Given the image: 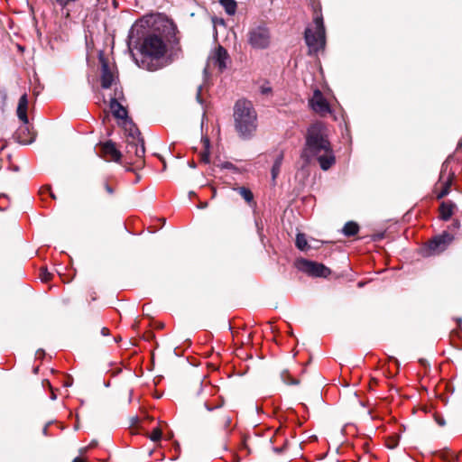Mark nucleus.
Masks as SVG:
<instances>
[{
  "label": "nucleus",
  "instance_id": "15",
  "mask_svg": "<svg viewBox=\"0 0 462 462\" xmlns=\"http://www.w3.org/2000/svg\"><path fill=\"white\" fill-rule=\"evenodd\" d=\"M123 124L125 130L127 133V140L141 138V133L139 129L134 125V123L130 119L124 121Z\"/></svg>",
  "mask_w": 462,
  "mask_h": 462
},
{
  "label": "nucleus",
  "instance_id": "22",
  "mask_svg": "<svg viewBox=\"0 0 462 462\" xmlns=\"http://www.w3.org/2000/svg\"><path fill=\"white\" fill-rule=\"evenodd\" d=\"M219 3L224 7L226 13L233 15L236 11V2L235 0H219Z\"/></svg>",
  "mask_w": 462,
  "mask_h": 462
},
{
  "label": "nucleus",
  "instance_id": "45",
  "mask_svg": "<svg viewBox=\"0 0 462 462\" xmlns=\"http://www.w3.org/2000/svg\"><path fill=\"white\" fill-rule=\"evenodd\" d=\"M446 166H447V161L443 163L442 167H446Z\"/></svg>",
  "mask_w": 462,
  "mask_h": 462
},
{
  "label": "nucleus",
  "instance_id": "18",
  "mask_svg": "<svg viewBox=\"0 0 462 462\" xmlns=\"http://www.w3.org/2000/svg\"><path fill=\"white\" fill-rule=\"evenodd\" d=\"M142 26H143L142 23H135L132 26V28L129 31V35H128L129 41L131 42H136L140 39L141 35L143 34L141 30Z\"/></svg>",
  "mask_w": 462,
  "mask_h": 462
},
{
  "label": "nucleus",
  "instance_id": "20",
  "mask_svg": "<svg viewBox=\"0 0 462 462\" xmlns=\"http://www.w3.org/2000/svg\"><path fill=\"white\" fill-rule=\"evenodd\" d=\"M202 143H203L204 150L199 154L200 161L204 163H208L209 162V155H210V151H209L210 143H209L208 138H207V137L202 138Z\"/></svg>",
  "mask_w": 462,
  "mask_h": 462
},
{
  "label": "nucleus",
  "instance_id": "43",
  "mask_svg": "<svg viewBox=\"0 0 462 462\" xmlns=\"http://www.w3.org/2000/svg\"><path fill=\"white\" fill-rule=\"evenodd\" d=\"M189 165H190V167H192V168H195V167H196V164H195L194 162H191Z\"/></svg>",
  "mask_w": 462,
  "mask_h": 462
},
{
  "label": "nucleus",
  "instance_id": "27",
  "mask_svg": "<svg viewBox=\"0 0 462 462\" xmlns=\"http://www.w3.org/2000/svg\"><path fill=\"white\" fill-rule=\"evenodd\" d=\"M282 380L286 384H298L299 381L294 379H290V375L287 372H282L281 374Z\"/></svg>",
  "mask_w": 462,
  "mask_h": 462
},
{
  "label": "nucleus",
  "instance_id": "46",
  "mask_svg": "<svg viewBox=\"0 0 462 462\" xmlns=\"http://www.w3.org/2000/svg\"><path fill=\"white\" fill-rule=\"evenodd\" d=\"M204 74H207V68L204 69Z\"/></svg>",
  "mask_w": 462,
  "mask_h": 462
},
{
  "label": "nucleus",
  "instance_id": "10",
  "mask_svg": "<svg viewBox=\"0 0 462 462\" xmlns=\"http://www.w3.org/2000/svg\"><path fill=\"white\" fill-rule=\"evenodd\" d=\"M122 96V91L115 90V97L110 99V109L115 117L124 121L129 119L127 116V111L119 102L118 98Z\"/></svg>",
  "mask_w": 462,
  "mask_h": 462
},
{
  "label": "nucleus",
  "instance_id": "42",
  "mask_svg": "<svg viewBox=\"0 0 462 462\" xmlns=\"http://www.w3.org/2000/svg\"><path fill=\"white\" fill-rule=\"evenodd\" d=\"M51 399H52V400H55V399H56V394H55L54 393H52V394H51Z\"/></svg>",
  "mask_w": 462,
  "mask_h": 462
},
{
  "label": "nucleus",
  "instance_id": "8",
  "mask_svg": "<svg viewBox=\"0 0 462 462\" xmlns=\"http://www.w3.org/2000/svg\"><path fill=\"white\" fill-rule=\"evenodd\" d=\"M311 108L320 115L330 113V107L327 99L319 90H315L312 98L310 100Z\"/></svg>",
  "mask_w": 462,
  "mask_h": 462
},
{
  "label": "nucleus",
  "instance_id": "21",
  "mask_svg": "<svg viewBox=\"0 0 462 462\" xmlns=\"http://www.w3.org/2000/svg\"><path fill=\"white\" fill-rule=\"evenodd\" d=\"M453 214V204L443 202L440 206V216L445 221L448 220Z\"/></svg>",
  "mask_w": 462,
  "mask_h": 462
},
{
  "label": "nucleus",
  "instance_id": "5",
  "mask_svg": "<svg viewBox=\"0 0 462 462\" xmlns=\"http://www.w3.org/2000/svg\"><path fill=\"white\" fill-rule=\"evenodd\" d=\"M248 43L255 50H265L271 46L272 35L265 25H257L248 32Z\"/></svg>",
  "mask_w": 462,
  "mask_h": 462
},
{
  "label": "nucleus",
  "instance_id": "9",
  "mask_svg": "<svg viewBox=\"0 0 462 462\" xmlns=\"http://www.w3.org/2000/svg\"><path fill=\"white\" fill-rule=\"evenodd\" d=\"M99 60L101 63V86L103 88H109L116 81V75L103 57H100Z\"/></svg>",
  "mask_w": 462,
  "mask_h": 462
},
{
  "label": "nucleus",
  "instance_id": "38",
  "mask_svg": "<svg viewBox=\"0 0 462 462\" xmlns=\"http://www.w3.org/2000/svg\"><path fill=\"white\" fill-rule=\"evenodd\" d=\"M457 322L458 323V325L460 326L461 323H462V319L461 318H457Z\"/></svg>",
  "mask_w": 462,
  "mask_h": 462
},
{
  "label": "nucleus",
  "instance_id": "4",
  "mask_svg": "<svg viewBox=\"0 0 462 462\" xmlns=\"http://www.w3.org/2000/svg\"><path fill=\"white\" fill-rule=\"evenodd\" d=\"M313 28H306L304 39L309 48V54H316L320 50H323L326 44L325 26L323 17L320 14L315 11L313 19Z\"/></svg>",
  "mask_w": 462,
  "mask_h": 462
},
{
  "label": "nucleus",
  "instance_id": "47",
  "mask_svg": "<svg viewBox=\"0 0 462 462\" xmlns=\"http://www.w3.org/2000/svg\"><path fill=\"white\" fill-rule=\"evenodd\" d=\"M358 286H359V287L363 286V283H362V282H359V283H358Z\"/></svg>",
  "mask_w": 462,
  "mask_h": 462
},
{
  "label": "nucleus",
  "instance_id": "14",
  "mask_svg": "<svg viewBox=\"0 0 462 462\" xmlns=\"http://www.w3.org/2000/svg\"><path fill=\"white\" fill-rule=\"evenodd\" d=\"M102 152L105 156H110L111 160L115 162H118L121 158V152L111 141L102 144Z\"/></svg>",
  "mask_w": 462,
  "mask_h": 462
},
{
  "label": "nucleus",
  "instance_id": "29",
  "mask_svg": "<svg viewBox=\"0 0 462 462\" xmlns=\"http://www.w3.org/2000/svg\"><path fill=\"white\" fill-rule=\"evenodd\" d=\"M386 446L390 449H393L398 446V439L397 438H391L387 440Z\"/></svg>",
  "mask_w": 462,
  "mask_h": 462
},
{
  "label": "nucleus",
  "instance_id": "16",
  "mask_svg": "<svg viewBox=\"0 0 462 462\" xmlns=\"http://www.w3.org/2000/svg\"><path fill=\"white\" fill-rule=\"evenodd\" d=\"M79 0H51L54 6L59 7L61 11H66V15H69V7L74 5Z\"/></svg>",
  "mask_w": 462,
  "mask_h": 462
},
{
  "label": "nucleus",
  "instance_id": "2",
  "mask_svg": "<svg viewBox=\"0 0 462 462\" xmlns=\"http://www.w3.org/2000/svg\"><path fill=\"white\" fill-rule=\"evenodd\" d=\"M141 60L138 65L150 71L165 67L169 61L165 57L167 44L162 36L156 33L145 35L140 43Z\"/></svg>",
  "mask_w": 462,
  "mask_h": 462
},
{
  "label": "nucleus",
  "instance_id": "39",
  "mask_svg": "<svg viewBox=\"0 0 462 462\" xmlns=\"http://www.w3.org/2000/svg\"><path fill=\"white\" fill-rule=\"evenodd\" d=\"M462 147V140L458 143L457 149H460Z\"/></svg>",
  "mask_w": 462,
  "mask_h": 462
},
{
  "label": "nucleus",
  "instance_id": "40",
  "mask_svg": "<svg viewBox=\"0 0 462 462\" xmlns=\"http://www.w3.org/2000/svg\"><path fill=\"white\" fill-rule=\"evenodd\" d=\"M268 91H270V88H263L262 90V92L264 94L267 93Z\"/></svg>",
  "mask_w": 462,
  "mask_h": 462
},
{
  "label": "nucleus",
  "instance_id": "13",
  "mask_svg": "<svg viewBox=\"0 0 462 462\" xmlns=\"http://www.w3.org/2000/svg\"><path fill=\"white\" fill-rule=\"evenodd\" d=\"M28 97L26 94H23L20 97L18 101V106L16 109V115L19 118V120L24 125H28L29 119L27 116V111H28Z\"/></svg>",
  "mask_w": 462,
  "mask_h": 462
},
{
  "label": "nucleus",
  "instance_id": "35",
  "mask_svg": "<svg viewBox=\"0 0 462 462\" xmlns=\"http://www.w3.org/2000/svg\"><path fill=\"white\" fill-rule=\"evenodd\" d=\"M16 139H17V140H18V142H19V143H27V142H26L25 140H21V139H20V136H19L18 134H17V136H16Z\"/></svg>",
  "mask_w": 462,
  "mask_h": 462
},
{
  "label": "nucleus",
  "instance_id": "37",
  "mask_svg": "<svg viewBox=\"0 0 462 462\" xmlns=\"http://www.w3.org/2000/svg\"><path fill=\"white\" fill-rule=\"evenodd\" d=\"M107 332H108V329H107V328H104L102 329V334H103L104 336L107 335Z\"/></svg>",
  "mask_w": 462,
  "mask_h": 462
},
{
  "label": "nucleus",
  "instance_id": "32",
  "mask_svg": "<svg viewBox=\"0 0 462 462\" xmlns=\"http://www.w3.org/2000/svg\"><path fill=\"white\" fill-rule=\"evenodd\" d=\"M197 388H198V390H197L196 394H197V395H201V393H202V392L204 391V388H205V387L203 386V384H202V382H199V383H198V384H197Z\"/></svg>",
  "mask_w": 462,
  "mask_h": 462
},
{
  "label": "nucleus",
  "instance_id": "36",
  "mask_svg": "<svg viewBox=\"0 0 462 462\" xmlns=\"http://www.w3.org/2000/svg\"><path fill=\"white\" fill-rule=\"evenodd\" d=\"M72 462H84V460L81 459L80 457H76V458L73 459Z\"/></svg>",
  "mask_w": 462,
  "mask_h": 462
},
{
  "label": "nucleus",
  "instance_id": "31",
  "mask_svg": "<svg viewBox=\"0 0 462 462\" xmlns=\"http://www.w3.org/2000/svg\"><path fill=\"white\" fill-rule=\"evenodd\" d=\"M448 186L447 185L439 194H438V199H441L443 197H445L446 195H448Z\"/></svg>",
  "mask_w": 462,
  "mask_h": 462
},
{
  "label": "nucleus",
  "instance_id": "25",
  "mask_svg": "<svg viewBox=\"0 0 462 462\" xmlns=\"http://www.w3.org/2000/svg\"><path fill=\"white\" fill-rule=\"evenodd\" d=\"M220 169L230 170L234 173H241L242 170L230 162H223L217 164Z\"/></svg>",
  "mask_w": 462,
  "mask_h": 462
},
{
  "label": "nucleus",
  "instance_id": "12",
  "mask_svg": "<svg viewBox=\"0 0 462 462\" xmlns=\"http://www.w3.org/2000/svg\"><path fill=\"white\" fill-rule=\"evenodd\" d=\"M227 60V51L222 46H218L209 58L210 62H212L214 66L217 67L221 71L226 68Z\"/></svg>",
  "mask_w": 462,
  "mask_h": 462
},
{
  "label": "nucleus",
  "instance_id": "26",
  "mask_svg": "<svg viewBox=\"0 0 462 462\" xmlns=\"http://www.w3.org/2000/svg\"><path fill=\"white\" fill-rule=\"evenodd\" d=\"M162 430L159 428H155L150 434V439L153 442L159 441L162 439Z\"/></svg>",
  "mask_w": 462,
  "mask_h": 462
},
{
  "label": "nucleus",
  "instance_id": "30",
  "mask_svg": "<svg viewBox=\"0 0 462 462\" xmlns=\"http://www.w3.org/2000/svg\"><path fill=\"white\" fill-rule=\"evenodd\" d=\"M202 85H199L198 87V90H197V95H196V99L197 101L200 104V105H203V99L201 97V91H202Z\"/></svg>",
  "mask_w": 462,
  "mask_h": 462
},
{
  "label": "nucleus",
  "instance_id": "28",
  "mask_svg": "<svg viewBox=\"0 0 462 462\" xmlns=\"http://www.w3.org/2000/svg\"><path fill=\"white\" fill-rule=\"evenodd\" d=\"M40 276L42 282H48L51 279V274L48 272L46 268H42Z\"/></svg>",
  "mask_w": 462,
  "mask_h": 462
},
{
  "label": "nucleus",
  "instance_id": "24",
  "mask_svg": "<svg viewBox=\"0 0 462 462\" xmlns=\"http://www.w3.org/2000/svg\"><path fill=\"white\" fill-rule=\"evenodd\" d=\"M296 246L298 249L304 251L308 246V242L304 234L299 233L296 236Z\"/></svg>",
  "mask_w": 462,
  "mask_h": 462
},
{
  "label": "nucleus",
  "instance_id": "17",
  "mask_svg": "<svg viewBox=\"0 0 462 462\" xmlns=\"http://www.w3.org/2000/svg\"><path fill=\"white\" fill-rule=\"evenodd\" d=\"M282 162H283V153L280 152L277 155V157L275 158V161H274L273 165L272 170H271L272 180L273 181L276 180V178L280 174Z\"/></svg>",
  "mask_w": 462,
  "mask_h": 462
},
{
  "label": "nucleus",
  "instance_id": "41",
  "mask_svg": "<svg viewBox=\"0 0 462 462\" xmlns=\"http://www.w3.org/2000/svg\"><path fill=\"white\" fill-rule=\"evenodd\" d=\"M205 406H206V408H207V410H208V411H212V408H211V407H209L207 403H205Z\"/></svg>",
  "mask_w": 462,
  "mask_h": 462
},
{
  "label": "nucleus",
  "instance_id": "3",
  "mask_svg": "<svg viewBox=\"0 0 462 462\" xmlns=\"http://www.w3.org/2000/svg\"><path fill=\"white\" fill-rule=\"evenodd\" d=\"M235 127L240 137L250 139L257 128V114L248 100H238L234 107Z\"/></svg>",
  "mask_w": 462,
  "mask_h": 462
},
{
  "label": "nucleus",
  "instance_id": "34",
  "mask_svg": "<svg viewBox=\"0 0 462 462\" xmlns=\"http://www.w3.org/2000/svg\"><path fill=\"white\" fill-rule=\"evenodd\" d=\"M437 422L439 425L443 426L445 425V420L443 419H438Z\"/></svg>",
  "mask_w": 462,
  "mask_h": 462
},
{
  "label": "nucleus",
  "instance_id": "6",
  "mask_svg": "<svg viewBox=\"0 0 462 462\" xmlns=\"http://www.w3.org/2000/svg\"><path fill=\"white\" fill-rule=\"evenodd\" d=\"M453 240L454 236L446 231L434 236L423 250V255L431 256L444 252Z\"/></svg>",
  "mask_w": 462,
  "mask_h": 462
},
{
  "label": "nucleus",
  "instance_id": "19",
  "mask_svg": "<svg viewBox=\"0 0 462 462\" xmlns=\"http://www.w3.org/2000/svg\"><path fill=\"white\" fill-rule=\"evenodd\" d=\"M359 231V226L356 222L349 221L346 222L342 229V233L346 236H353L356 235Z\"/></svg>",
  "mask_w": 462,
  "mask_h": 462
},
{
  "label": "nucleus",
  "instance_id": "1",
  "mask_svg": "<svg viewBox=\"0 0 462 462\" xmlns=\"http://www.w3.org/2000/svg\"><path fill=\"white\" fill-rule=\"evenodd\" d=\"M301 158L306 162L317 160L323 171H328L335 164L336 157L328 140V131L322 122H315L309 126Z\"/></svg>",
  "mask_w": 462,
  "mask_h": 462
},
{
  "label": "nucleus",
  "instance_id": "33",
  "mask_svg": "<svg viewBox=\"0 0 462 462\" xmlns=\"http://www.w3.org/2000/svg\"><path fill=\"white\" fill-rule=\"evenodd\" d=\"M104 187H105L106 191L108 194H110V195H113V194H114V192H115V191H114V189H113L111 186H109L107 183H105Z\"/></svg>",
  "mask_w": 462,
  "mask_h": 462
},
{
  "label": "nucleus",
  "instance_id": "23",
  "mask_svg": "<svg viewBox=\"0 0 462 462\" xmlns=\"http://www.w3.org/2000/svg\"><path fill=\"white\" fill-rule=\"evenodd\" d=\"M235 190H236L246 202L250 203L253 201L254 195L249 189L245 187H240L235 189Z\"/></svg>",
  "mask_w": 462,
  "mask_h": 462
},
{
  "label": "nucleus",
  "instance_id": "7",
  "mask_svg": "<svg viewBox=\"0 0 462 462\" xmlns=\"http://www.w3.org/2000/svg\"><path fill=\"white\" fill-rule=\"evenodd\" d=\"M298 268L301 272L314 277H328L330 270L322 263L301 259L298 262Z\"/></svg>",
  "mask_w": 462,
  "mask_h": 462
},
{
  "label": "nucleus",
  "instance_id": "44",
  "mask_svg": "<svg viewBox=\"0 0 462 462\" xmlns=\"http://www.w3.org/2000/svg\"><path fill=\"white\" fill-rule=\"evenodd\" d=\"M43 433H44L45 435L47 434V427H45V428L43 429Z\"/></svg>",
  "mask_w": 462,
  "mask_h": 462
},
{
  "label": "nucleus",
  "instance_id": "11",
  "mask_svg": "<svg viewBox=\"0 0 462 462\" xmlns=\"http://www.w3.org/2000/svg\"><path fill=\"white\" fill-rule=\"evenodd\" d=\"M126 152L134 154L136 158L142 159L145 153L144 143L142 138L127 140Z\"/></svg>",
  "mask_w": 462,
  "mask_h": 462
}]
</instances>
